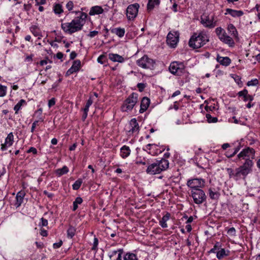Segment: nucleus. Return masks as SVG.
Here are the masks:
<instances>
[{
	"label": "nucleus",
	"mask_w": 260,
	"mask_h": 260,
	"mask_svg": "<svg viewBox=\"0 0 260 260\" xmlns=\"http://www.w3.org/2000/svg\"><path fill=\"white\" fill-rule=\"evenodd\" d=\"M31 31L35 36L38 37L39 39L42 37L39 29L36 26L31 27Z\"/></svg>",
	"instance_id": "39"
},
{
	"label": "nucleus",
	"mask_w": 260,
	"mask_h": 260,
	"mask_svg": "<svg viewBox=\"0 0 260 260\" xmlns=\"http://www.w3.org/2000/svg\"><path fill=\"white\" fill-rule=\"evenodd\" d=\"M186 185L191 190L201 189L205 187V181L202 178L190 179L187 180Z\"/></svg>",
	"instance_id": "9"
},
{
	"label": "nucleus",
	"mask_w": 260,
	"mask_h": 260,
	"mask_svg": "<svg viewBox=\"0 0 260 260\" xmlns=\"http://www.w3.org/2000/svg\"><path fill=\"white\" fill-rule=\"evenodd\" d=\"M138 100V95L137 93L133 92L124 101L121 107V109L123 112H128L132 110Z\"/></svg>",
	"instance_id": "5"
},
{
	"label": "nucleus",
	"mask_w": 260,
	"mask_h": 260,
	"mask_svg": "<svg viewBox=\"0 0 260 260\" xmlns=\"http://www.w3.org/2000/svg\"><path fill=\"white\" fill-rule=\"evenodd\" d=\"M140 126L136 118L132 119L129 123V129L126 131V135L128 137L138 134Z\"/></svg>",
	"instance_id": "12"
},
{
	"label": "nucleus",
	"mask_w": 260,
	"mask_h": 260,
	"mask_svg": "<svg viewBox=\"0 0 260 260\" xmlns=\"http://www.w3.org/2000/svg\"><path fill=\"white\" fill-rule=\"evenodd\" d=\"M27 153L32 152L33 154H36L37 153V150L36 148L34 147H31L27 151Z\"/></svg>",
	"instance_id": "61"
},
{
	"label": "nucleus",
	"mask_w": 260,
	"mask_h": 260,
	"mask_svg": "<svg viewBox=\"0 0 260 260\" xmlns=\"http://www.w3.org/2000/svg\"><path fill=\"white\" fill-rule=\"evenodd\" d=\"M229 250H226L220 247V248L217 251L216 257L218 259H221L225 256L229 255Z\"/></svg>",
	"instance_id": "29"
},
{
	"label": "nucleus",
	"mask_w": 260,
	"mask_h": 260,
	"mask_svg": "<svg viewBox=\"0 0 260 260\" xmlns=\"http://www.w3.org/2000/svg\"><path fill=\"white\" fill-rule=\"evenodd\" d=\"M150 101L147 97H144L141 100L140 113H143L147 110L148 107L149 106Z\"/></svg>",
	"instance_id": "19"
},
{
	"label": "nucleus",
	"mask_w": 260,
	"mask_h": 260,
	"mask_svg": "<svg viewBox=\"0 0 260 260\" xmlns=\"http://www.w3.org/2000/svg\"><path fill=\"white\" fill-rule=\"evenodd\" d=\"M225 11H226V12L225 13V15L229 14L234 17H240L241 16H242L244 14V13L242 11L235 10H233L232 9H230V8L226 9L225 10Z\"/></svg>",
	"instance_id": "24"
},
{
	"label": "nucleus",
	"mask_w": 260,
	"mask_h": 260,
	"mask_svg": "<svg viewBox=\"0 0 260 260\" xmlns=\"http://www.w3.org/2000/svg\"><path fill=\"white\" fill-rule=\"evenodd\" d=\"M220 40L225 44L229 45L230 47H233L235 45V42L232 37L228 36L226 32L223 34L222 37L220 39Z\"/></svg>",
	"instance_id": "21"
},
{
	"label": "nucleus",
	"mask_w": 260,
	"mask_h": 260,
	"mask_svg": "<svg viewBox=\"0 0 260 260\" xmlns=\"http://www.w3.org/2000/svg\"><path fill=\"white\" fill-rule=\"evenodd\" d=\"M201 22L205 27L212 28L216 25V21L214 20V16H203L201 17Z\"/></svg>",
	"instance_id": "13"
},
{
	"label": "nucleus",
	"mask_w": 260,
	"mask_h": 260,
	"mask_svg": "<svg viewBox=\"0 0 260 260\" xmlns=\"http://www.w3.org/2000/svg\"><path fill=\"white\" fill-rule=\"evenodd\" d=\"M140 5L138 3L129 5L126 9V17L128 20H133L137 16Z\"/></svg>",
	"instance_id": "11"
},
{
	"label": "nucleus",
	"mask_w": 260,
	"mask_h": 260,
	"mask_svg": "<svg viewBox=\"0 0 260 260\" xmlns=\"http://www.w3.org/2000/svg\"><path fill=\"white\" fill-rule=\"evenodd\" d=\"M98 34H99L98 31H96V30L91 31L88 35V36L90 38H93L96 35H97Z\"/></svg>",
	"instance_id": "60"
},
{
	"label": "nucleus",
	"mask_w": 260,
	"mask_h": 260,
	"mask_svg": "<svg viewBox=\"0 0 260 260\" xmlns=\"http://www.w3.org/2000/svg\"><path fill=\"white\" fill-rule=\"evenodd\" d=\"M111 31L120 38L123 37L125 34V29L120 27L112 28L111 29Z\"/></svg>",
	"instance_id": "31"
},
{
	"label": "nucleus",
	"mask_w": 260,
	"mask_h": 260,
	"mask_svg": "<svg viewBox=\"0 0 260 260\" xmlns=\"http://www.w3.org/2000/svg\"><path fill=\"white\" fill-rule=\"evenodd\" d=\"M206 117L207 118L208 122H216L217 121V118L212 117L209 114H207Z\"/></svg>",
	"instance_id": "47"
},
{
	"label": "nucleus",
	"mask_w": 260,
	"mask_h": 260,
	"mask_svg": "<svg viewBox=\"0 0 260 260\" xmlns=\"http://www.w3.org/2000/svg\"><path fill=\"white\" fill-rule=\"evenodd\" d=\"M216 60L220 64L228 66L231 63V60L229 57H222L217 55Z\"/></svg>",
	"instance_id": "22"
},
{
	"label": "nucleus",
	"mask_w": 260,
	"mask_h": 260,
	"mask_svg": "<svg viewBox=\"0 0 260 260\" xmlns=\"http://www.w3.org/2000/svg\"><path fill=\"white\" fill-rule=\"evenodd\" d=\"M82 183V180L81 179H79L76 180L73 184L72 187L74 190H78L81 186Z\"/></svg>",
	"instance_id": "41"
},
{
	"label": "nucleus",
	"mask_w": 260,
	"mask_h": 260,
	"mask_svg": "<svg viewBox=\"0 0 260 260\" xmlns=\"http://www.w3.org/2000/svg\"><path fill=\"white\" fill-rule=\"evenodd\" d=\"M74 5L72 1L68 2L66 4V8L69 11L71 12L73 10Z\"/></svg>",
	"instance_id": "49"
},
{
	"label": "nucleus",
	"mask_w": 260,
	"mask_h": 260,
	"mask_svg": "<svg viewBox=\"0 0 260 260\" xmlns=\"http://www.w3.org/2000/svg\"><path fill=\"white\" fill-rule=\"evenodd\" d=\"M40 234L43 237H47L48 235V232L45 229H41Z\"/></svg>",
	"instance_id": "62"
},
{
	"label": "nucleus",
	"mask_w": 260,
	"mask_h": 260,
	"mask_svg": "<svg viewBox=\"0 0 260 260\" xmlns=\"http://www.w3.org/2000/svg\"><path fill=\"white\" fill-rule=\"evenodd\" d=\"M215 32L220 39L226 32L221 27H219L215 29Z\"/></svg>",
	"instance_id": "40"
},
{
	"label": "nucleus",
	"mask_w": 260,
	"mask_h": 260,
	"mask_svg": "<svg viewBox=\"0 0 260 260\" xmlns=\"http://www.w3.org/2000/svg\"><path fill=\"white\" fill-rule=\"evenodd\" d=\"M7 87L0 84V97H3L6 94Z\"/></svg>",
	"instance_id": "45"
},
{
	"label": "nucleus",
	"mask_w": 260,
	"mask_h": 260,
	"mask_svg": "<svg viewBox=\"0 0 260 260\" xmlns=\"http://www.w3.org/2000/svg\"><path fill=\"white\" fill-rule=\"evenodd\" d=\"M123 260H138V258L136 254L127 252L124 255Z\"/></svg>",
	"instance_id": "34"
},
{
	"label": "nucleus",
	"mask_w": 260,
	"mask_h": 260,
	"mask_svg": "<svg viewBox=\"0 0 260 260\" xmlns=\"http://www.w3.org/2000/svg\"><path fill=\"white\" fill-rule=\"evenodd\" d=\"M82 202H83V200L81 197H77L75 199V200L73 202V211H76L78 207V205L81 204Z\"/></svg>",
	"instance_id": "36"
},
{
	"label": "nucleus",
	"mask_w": 260,
	"mask_h": 260,
	"mask_svg": "<svg viewBox=\"0 0 260 260\" xmlns=\"http://www.w3.org/2000/svg\"><path fill=\"white\" fill-rule=\"evenodd\" d=\"M137 87L141 92L143 91L145 87V85L142 83H139L137 84Z\"/></svg>",
	"instance_id": "56"
},
{
	"label": "nucleus",
	"mask_w": 260,
	"mask_h": 260,
	"mask_svg": "<svg viewBox=\"0 0 260 260\" xmlns=\"http://www.w3.org/2000/svg\"><path fill=\"white\" fill-rule=\"evenodd\" d=\"M209 41V36L204 30L194 32L190 37L188 44L193 49H198L205 45Z\"/></svg>",
	"instance_id": "3"
},
{
	"label": "nucleus",
	"mask_w": 260,
	"mask_h": 260,
	"mask_svg": "<svg viewBox=\"0 0 260 260\" xmlns=\"http://www.w3.org/2000/svg\"><path fill=\"white\" fill-rule=\"evenodd\" d=\"M93 101L91 99V97H90L89 99L87 101L86 103V105L84 109H83V111H89V107L92 104Z\"/></svg>",
	"instance_id": "44"
},
{
	"label": "nucleus",
	"mask_w": 260,
	"mask_h": 260,
	"mask_svg": "<svg viewBox=\"0 0 260 260\" xmlns=\"http://www.w3.org/2000/svg\"><path fill=\"white\" fill-rule=\"evenodd\" d=\"M169 166V162L167 159L161 158L160 160H156L149 165L146 170L148 174L155 175L160 173L161 172L166 170Z\"/></svg>",
	"instance_id": "4"
},
{
	"label": "nucleus",
	"mask_w": 260,
	"mask_h": 260,
	"mask_svg": "<svg viewBox=\"0 0 260 260\" xmlns=\"http://www.w3.org/2000/svg\"><path fill=\"white\" fill-rule=\"evenodd\" d=\"M169 71L173 75L181 76L186 72L185 66L182 62L174 61L170 65Z\"/></svg>",
	"instance_id": "6"
},
{
	"label": "nucleus",
	"mask_w": 260,
	"mask_h": 260,
	"mask_svg": "<svg viewBox=\"0 0 260 260\" xmlns=\"http://www.w3.org/2000/svg\"><path fill=\"white\" fill-rule=\"evenodd\" d=\"M237 95L239 96H242L243 98V101L244 102H252L254 99L253 96L249 94L248 90L246 89L239 91L237 93Z\"/></svg>",
	"instance_id": "20"
},
{
	"label": "nucleus",
	"mask_w": 260,
	"mask_h": 260,
	"mask_svg": "<svg viewBox=\"0 0 260 260\" xmlns=\"http://www.w3.org/2000/svg\"><path fill=\"white\" fill-rule=\"evenodd\" d=\"M62 245V241L60 240L59 242L57 243H55L53 244V247L54 249L58 248L61 246Z\"/></svg>",
	"instance_id": "59"
},
{
	"label": "nucleus",
	"mask_w": 260,
	"mask_h": 260,
	"mask_svg": "<svg viewBox=\"0 0 260 260\" xmlns=\"http://www.w3.org/2000/svg\"><path fill=\"white\" fill-rule=\"evenodd\" d=\"M25 193L24 191H19L16 196L15 201L14 205L16 207H19L22 203Z\"/></svg>",
	"instance_id": "18"
},
{
	"label": "nucleus",
	"mask_w": 260,
	"mask_h": 260,
	"mask_svg": "<svg viewBox=\"0 0 260 260\" xmlns=\"http://www.w3.org/2000/svg\"><path fill=\"white\" fill-rule=\"evenodd\" d=\"M226 171L229 174L230 178H233L235 180H238L242 176L239 171L238 168H236L235 170L231 168H228Z\"/></svg>",
	"instance_id": "16"
},
{
	"label": "nucleus",
	"mask_w": 260,
	"mask_h": 260,
	"mask_svg": "<svg viewBox=\"0 0 260 260\" xmlns=\"http://www.w3.org/2000/svg\"><path fill=\"white\" fill-rule=\"evenodd\" d=\"M155 64V61L146 55L137 60V64L143 69L153 70Z\"/></svg>",
	"instance_id": "7"
},
{
	"label": "nucleus",
	"mask_w": 260,
	"mask_h": 260,
	"mask_svg": "<svg viewBox=\"0 0 260 260\" xmlns=\"http://www.w3.org/2000/svg\"><path fill=\"white\" fill-rule=\"evenodd\" d=\"M43 193H44V194H45L46 196H47V197H48L49 198H50V199H52V197H53V196H54L53 193H50V192H48V191H46V190H44V191H43Z\"/></svg>",
	"instance_id": "63"
},
{
	"label": "nucleus",
	"mask_w": 260,
	"mask_h": 260,
	"mask_svg": "<svg viewBox=\"0 0 260 260\" xmlns=\"http://www.w3.org/2000/svg\"><path fill=\"white\" fill-rule=\"evenodd\" d=\"M180 34L178 31L172 30L170 31L167 37L168 45L171 48H175L179 42Z\"/></svg>",
	"instance_id": "10"
},
{
	"label": "nucleus",
	"mask_w": 260,
	"mask_h": 260,
	"mask_svg": "<svg viewBox=\"0 0 260 260\" xmlns=\"http://www.w3.org/2000/svg\"><path fill=\"white\" fill-rule=\"evenodd\" d=\"M258 84V80L257 79H254L248 81L247 83V86H256Z\"/></svg>",
	"instance_id": "48"
},
{
	"label": "nucleus",
	"mask_w": 260,
	"mask_h": 260,
	"mask_svg": "<svg viewBox=\"0 0 260 260\" xmlns=\"http://www.w3.org/2000/svg\"><path fill=\"white\" fill-rule=\"evenodd\" d=\"M14 142V135L13 133H10L6 138L5 143L1 145V150L5 151L8 147L11 146Z\"/></svg>",
	"instance_id": "14"
},
{
	"label": "nucleus",
	"mask_w": 260,
	"mask_h": 260,
	"mask_svg": "<svg viewBox=\"0 0 260 260\" xmlns=\"http://www.w3.org/2000/svg\"><path fill=\"white\" fill-rule=\"evenodd\" d=\"M48 224V220L44 218H41V222L39 223V226H46Z\"/></svg>",
	"instance_id": "50"
},
{
	"label": "nucleus",
	"mask_w": 260,
	"mask_h": 260,
	"mask_svg": "<svg viewBox=\"0 0 260 260\" xmlns=\"http://www.w3.org/2000/svg\"><path fill=\"white\" fill-rule=\"evenodd\" d=\"M159 0H149L147 4V9L148 11H151L154 8L159 5Z\"/></svg>",
	"instance_id": "33"
},
{
	"label": "nucleus",
	"mask_w": 260,
	"mask_h": 260,
	"mask_svg": "<svg viewBox=\"0 0 260 260\" xmlns=\"http://www.w3.org/2000/svg\"><path fill=\"white\" fill-rule=\"evenodd\" d=\"M254 156L255 150L250 147L243 149L237 155V160H245L243 165L238 168L244 178H245L252 171V167L253 165L252 159L254 158Z\"/></svg>",
	"instance_id": "2"
},
{
	"label": "nucleus",
	"mask_w": 260,
	"mask_h": 260,
	"mask_svg": "<svg viewBox=\"0 0 260 260\" xmlns=\"http://www.w3.org/2000/svg\"><path fill=\"white\" fill-rule=\"evenodd\" d=\"M53 11L56 14L59 15L61 14L63 11L61 5L56 4L53 7Z\"/></svg>",
	"instance_id": "35"
},
{
	"label": "nucleus",
	"mask_w": 260,
	"mask_h": 260,
	"mask_svg": "<svg viewBox=\"0 0 260 260\" xmlns=\"http://www.w3.org/2000/svg\"><path fill=\"white\" fill-rule=\"evenodd\" d=\"M25 104H26V101L23 99L20 100L14 107L15 113H17L18 111L21 109V106Z\"/></svg>",
	"instance_id": "37"
},
{
	"label": "nucleus",
	"mask_w": 260,
	"mask_h": 260,
	"mask_svg": "<svg viewBox=\"0 0 260 260\" xmlns=\"http://www.w3.org/2000/svg\"><path fill=\"white\" fill-rule=\"evenodd\" d=\"M131 152V150L129 147L124 145L120 148V155L122 158H126L130 155Z\"/></svg>",
	"instance_id": "23"
},
{
	"label": "nucleus",
	"mask_w": 260,
	"mask_h": 260,
	"mask_svg": "<svg viewBox=\"0 0 260 260\" xmlns=\"http://www.w3.org/2000/svg\"><path fill=\"white\" fill-rule=\"evenodd\" d=\"M208 191L209 196L211 199L217 200L219 199L220 193L218 191H216L214 188H210L208 189Z\"/></svg>",
	"instance_id": "28"
},
{
	"label": "nucleus",
	"mask_w": 260,
	"mask_h": 260,
	"mask_svg": "<svg viewBox=\"0 0 260 260\" xmlns=\"http://www.w3.org/2000/svg\"><path fill=\"white\" fill-rule=\"evenodd\" d=\"M104 12V10L102 7L95 6L92 7L89 11V15L92 16L95 15H99Z\"/></svg>",
	"instance_id": "26"
},
{
	"label": "nucleus",
	"mask_w": 260,
	"mask_h": 260,
	"mask_svg": "<svg viewBox=\"0 0 260 260\" xmlns=\"http://www.w3.org/2000/svg\"><path fill=\"white\" fill-rule=\"evenodd\" d=\"M55 104V99L54 98H52L48 101V107L49 108L51 107L52 106H54Z\"/></svg>",
	"instance_id": "57"
},
{
	"label": "nucleus",
	"mask_w": 260,
	"mask_h": 260,
	"mask_svg": "<svg viewBox=\"0 0 260 260\" xmlns=\"http://www.w3.org/2000/svg\"><path fill=\"white\" fill-rule=\"evenodd\" d=\"M81 67V61L80 60H76L73 62L72 67L68 70L66 74L70 75L74 73L78 72Z\"/></svg>",
	"instance_id": "17"
},
{
	"label": "nucleus",
	"mask_w": 260,
	"mask_h": 260,
	"mask_svg": "<svg viewBox=\"0 0 260 260\" xmlns=\"http://www.w3.org/2000/svg\"><path fill=\"white\" fill-rule=\"evenodd\" d=\"M98 61L99 63H100L101 64L105 63L107 61L106 56L105 54L101 55L98 58Z\"/></svg>",
	"instance_id": "46"
},
{
	"label": "nucleus",
	"mask_w": 260,
	"mask_h": 260,
	"mask_svg": "<svg viewBox=\"0 0 260 260\" xmlns=\"http://www.w3.org/2000/svg\"><path fill=\"white\" fill-rule=\"evenodd\" d=\"M228 30L233 38L238 39V33L236 27L233 24H229L228 26Z\"/></svg>",
	"instance_id": "27"
},
{
	"label": "nucleus",
	"mask_w": 260,
	"mask_h": 260,
	"mask_svg": "<svg viewBox=\"0 0 260 260\" xmlns=\"http://www.w3.org/2000/svg\"><path fill=\"white\" fill-rule=\"evenodd\" d=\"M33 56H34V55L32 54L27 56L25 59V61H28V62L31 61Z\"/></svg>",
	"instance_id": "64"
},
{
	"label": "nucleus",
	"mask_w": 260,
	"mask_h": 260,
	"mask_svg": "<svg viewBox=\"0 0 260 260\" xmlns=\"http://www.w3.org/2000/svg\"><path fill=\"white\" fill-rule=\"evenodd\" d=\"M220 247H221V244L219 242H217L214 245L213 248H211L208 251V253H213L217 254V251H218V250L220 248Z\"/></svg>",
	"instance_id": "38"
},
{
	"label": "nucleus",
	"mask_w": 260,
	"mask_h": 260,
	"mask_svg": "<svg viewBox=\"0 0 260 260\" xmlns=\"http://www.w3.org/2000/svg\"><path fill=\"white\" fill-rule=\"evenodd\" d=\"M123 249H119L109 252L108 256L111 260H122Z\"/></svg>",
	"instance_id": "15"
},
{
	"label": "nucleus",
	"mask_w": 260,
	"mask_h": 260,
	"mask_svg": "<svg viewBox=\"0 0 260 260\" xmlns=\"http://www.w3.org/2000/svg\"><path fill=\"white\" fill-rule=\"evenodd\" d=\"M227 233L231 236H235L236 235V230L234 227L231 228L228 230Z\"/></svg>",
	"instance_id": "53"
},
{
	"label": "nucleus",
	"mask_w": 260,
	"mask_h": 260,
	"mask_svg": "<svg viewBox=\"0 0 260 260\" xmlns=\"http://www.w3.org/2000/svg\"><path fill=\"white\" fill-rule=\"evenodd\" d=\"M43 121H44L43 117H39V119L35 120L32 124L31 127V133L34 132L35 129L39 121L43 122Z\"/></svg>",
	"instance_id": "42"
},
{
	"label": "nucleus",
	"mask_w": 260,
	"mask_h": 260,
	"mask_svg": "<svg viewBox=\"0 0 260 260\" xmlns=\"http://www.w3.org/2000/svg\"><path fill=\"white\" fill-rule=\"evenodd\" d=\"M240 147L239 146L234 149V151L232 152V155H228V157L230 158L234 156L240 150Z\"/></svg>",
	"instance_id": "55"
},
{
	"label": "nucleus",
	"mask_w": 260,
	"mask_h": 260,
	"mask_svg": "<svg viewBox=\"0 0 260 260\" xmlns=\"http://www.w3.org/2000/svg\"><path fill=\"white\" fill-rule=\"evenodd\" d=\"M69 172L68 168L64 166L62 168L58 169L55 171V173L58 177H60L61 176L66 174Z\"/></svg>",
	"instance_id": "32"
},
{
	"label": "nucleus",
	"mask_w": 260,
	"mask_h": 260,
	"mask_svg": "<svg viewBox=\"0 0 260 260\" xmlns=\"http://www.w3.org/2000/svg\"><path fill=\"white\" fill-rule=\"evenodd\" d=\"M76 17L71 22L62 23L61 27L65 33L72 34L82 29L87 18V14L80 11H73Z\"/></svg>",
	"instance_id": "1"
},
{
	"label": "nucleus",
	"mask_w": 260,
	"mask_h": 260,
	"mask_svg": "<svg viewBox=\"0 0 260 260\" xmlns=\"http://www.w3.org/2000/svg\"><path fill=\"white\" fill-rule=\"evenodd\" d=\"M98 243H99L98 239L97 238L95 237L94 238V241H93V246L92 247V250H96L97 249Z\"/></svg>",
	"instance_id": "52"
},
{
	"label": "nucleus",
	"mask_w": 260,
	"mask_h": 260,
	"mask_svg": "<svg viewBox=\"0 0 260 260\" xmlns=\"http://www.w3.org/2000/svg\"><path fill=\"white\" fill-rule=\"evenodd\" d=\"M234 80L239 85H241L242 84V81H241V77L240 76L236 75L234 78Z\"/></svg>",
	"instance_id": "58"
},
{
	"label": "nucleus",
	"mask_w": 260,
	"mask_h": 260,
	"mask_svg": "<svg viewBox=\"0 0 260 260\" xmlns=\"http://www.w3.org/2000/svg\"><path fill=\"white\" fill-rule=\"evenodd\" d=\"M191 196L196 204H201L206 201V195L202 189L191 190Z\"/></svg>",
	"instance_id": "8"
},
{
	"label": "nucleus",
	"mask_w": 260,
	"mask_h": 260,
	"mask_svg": "<svg viewBox=\"0 0 260 260\" xmlns=\"http://www.w3.org/2000/svg\"><path fill=\"white\" fill-rule=\"evenodd\" d=\"M48 62L51 63L52 61L49 59L48 58H46L45 59L41 60L39 62V64L40 66H43L47 64Z\"/></svg>",
	"instance_id": "51"
},
{
	"label": "nucleus",
	"mask_w": 260,
	"mask_h": 260,
	"mask_svg": "<svg viewBox=\"0 0 260 260\" xmlns=\"http://www.w3.org/2000/svg\"><path fill=\"white\" fill-rule=\"evenodd\" d=\"M109 58L112 61L118 62L120 63H122L125 60L124 57L118 54L109 53Z\"/></svg>",
	"instance_id": "25"
},
{
	"label": "nucleus",
	"mask_w": 260,
	"mask_h": 260,
	"mask_svg": "<svg viewBox=\"0 0 260 260\" xmlns=\"http://www.w3.org/2000/svg\"><path fill=\"white\" fill-rule=\"evenodd\" d=\"M75 231L76 230L74 227L70 226L67 231V234L68 237H70L71 238H73V236L75 235Z\"/></svg>",
	"instance_id": "43"
},
{
	"label": "nucleus",
	"mask_w": 260,
	"mask_h": 260,
	"mask_svg": "<svg viewBox=\"0 0 260 260\" xmlns=\"http://www.w3.org/2000/svg\"><path fill=\"white\" fill-rule=\"evenodd\" d=\"M42 109L40 108L35 112L34 115H37L38 119H39V117H43L42 116Z\"/></svg>",
	"instance_id": "54"
},
{
	"label": "nucleus",
	"mask_w": 260,
	"mask_h": 260,
	"mask_svg": "<svg viewBox=\"0 0 260 260\" xmlns=\"http://www.w3.org/2000/svg\"><path fill=\"white\" fill-rule=\"evenodd\" d=\"M171 214L169 212L167 213L162 217L161 219L159 221V225L162 228H166L168 227L167 221L169 220Z\"/></svg>",
	"instance_id": "30"
}]
</instances>
